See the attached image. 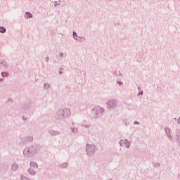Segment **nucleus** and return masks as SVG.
I'll return each mask as SVG.
<instances>
[{
	"mask_svg": "<svg viewBox=\"0 0 180 180\" xmlns=\"http://www.w3.org/2000/svg\"><path fill=\"white\" fill-rule=\"evenodd\" d=\"M8 75L9 74L8 72H1V77H3V78H6V77H8Z\"/></svg>",
	"mask_w": 180,
	"mask_h": 180,
	"instance_id": "nucleus-25",
	"label": "nucleus"
},
{
	"mask_svg": "<svg viewBox=\"0 0 180 180\" xmlns=\"http://www.w3.org/2000/svg\"><path fill=\"white\" fill-rule=\"evenodd\" d=\"M25 19H32L33 18V15H32L30 12H26L25 14Z\"/></svg>",
	"mask_w": 180,
	"mask_h": 180,
	"instance_id": "nucleus-16",
	"label": "nucleus"
},
{
	"mask_svg": "<svg viewBox=\"0 0 180 180\" xmlns=\"http://www.w3.org/2000/svg\"><path fill=\"white\" fill-rule=\"evenodd\" d=\"M118 85H120V86H122V85H123V83L122 82H117Z\"/></svg>",
	"mask_w": 180,
	"mask_h": 180,
	"instance_id": "nucleus-34",
	"label": "nucleus"
},
{
	"mask_svg": "<svg viewBox=\"0 0 180 180\" xmlns=\"http://www.w3.org/2000/svg\"><path fill=\"white\" fill-rule=\"evenodd\" d=\"M143 94H144V91L141 90L139 93L137 94V96H140V95L143 96Z\"/></svg>",
	"mask_w": 180,
	"mask_h": 180,
	"instance_id": "nucleus-29",
	"label": "nucleus"
},
{
	"mask_svg": "<svg viewBox=\"0 0 180 180\" xmlns=\"http://www.w3.org/2000/svg\"><path fill=\"white\" fill-rule=\"evenodd\" d=\"M58 57H60V58H63V57H64V53H60Z\"/></svg>",
	"mask_w": 180,
	"mask_h": 180,
	"instance_id": "nucleus-30",
	"label": "nucleus"
},
{
	"mask_svg": "<svg viewBox=\"0 0 180 180\" xmlns=\"http://www.w3.org/2000/svg\"><path fill=\"white\" fill-rule=\"evenodd\" d=\"M71 116V110L68 108H59L55 115L54 117L56 120H65V119H68Z\"/></svg>",
	"mask_w": 180,
	"mask_h": 180,
	"instance_id": "nucleus-2",
	"label": "nucleus"
},
{
	"mask_svg": "<svg viewBox=\"0 0 180 180\" xmlns=\"http://www.w3.org/2000/svg\"><path fill=\"white\" fill-rule=\"evenodd\" d=\"M167 136L168 137L169 140H170V141H174V136H172L171 134L169 135H167Z\"/></svg>",
	"mask_w": 180,
	"mask_h": 180,
	"instance_id": "nucleus-28",
	"label": "nucleus"
},
{
	"mask_svg": "<svg viewBox=\"0 0 180 180\" xmlns=\"http://www.w3.org/2000/svg\"><path fill=\"white\" fill-rule=\"evenodd\" d=\"M59 74L61 75L63 74V71L60 70Z\"/></svg>",
	"mask_w": 180,
	"mask_h": 180,
	"instance_id": "nucleus-36",
	"label": "nucleus"
},
{
	"mask_svg": "<svg viewBox=\"0 0 180 180\" xmlns=\"http://www.w3.org/2000/svg\"><path fill=\"white\" fill-rule=\"evenodd\" d=\"M165 131L166 136H169V134H171V130L168 127L165 128Z\"/></svg>",
	"mask_w": 180,
	"mask_h": 180,
	"instance_id": "nucleus-22",
	"label": "nucleus"
},
{
	"mask_svg": "<svg viewBox=\"0 0 180 180\" xmlns=\"http://www.w3.org/2000/svg\"><path fill=\"white\" fill-rule=\"evenodd\" d=\"M4 82V79H0V82Z\"/></svg>",
	"mask_w": 180,
	"mask_h": 180,
	"instance_id": "nucleus-37",
	"label": "nucleus"
},
{
	"mask_svg": "<svg viewBox=\"0 0 180 180\" xmlns=\"http://www.w3.org/2000/svg\"><path fill=\"white\" fill-rule=\"evenodd\" d=\"M82 127H84V129H90L92 127V125H91V124H82Z\"/></svg>",
	"mask_w": 180,
	"mask_h": 180,
	"instance_id": "nucleus-20",
	"label": "nucleus"
},
{
	"mask_svg": "<svg viewBox=\"0 0 180 180\" xmlns=\"http://www.w3.org/2000/svg\"><path fill=\"white\" fill-rule=\"evenodd\" d=\"M105 112V108L96 105L91 109V115L94 119H101L103 116V112Z\"/></svg>",
	"mask_w": 180,
	"mask_h": 180,
	"instance_id": "nucleus-3",
	"label": "nucleus"
},
{
	"mask_svg": "<svg viewBox=\"0 0 180 180\" xmlns=\"http://www.w3.org/2000/svg\"><path fill=\"white\" fill-rule=\"evenodd\" d=\"M119 103V101L116 98H111L108 100L106 103L107 108L109 109V110H112V109H115V108H117V105Z\"/></svg>",
	"mask_w": 180,
	"mask_h": 180,
	"instance_id": "nucleus-5",
	"label": "nucleus"
},
{
	"mask_svg": "<svg viewBox=\"0 0 180 180\" xmlns=\"http://www.w3.org/2000/svg\"><path fill=\"white\" fill-rule=\"evenodd\" d=\"M46 63H49V61H50V58L49 56L46 57Z\"/></svg>",
	"mask_w": 180,
	"mask_h": 180,
	"instance_id": "nucleus-32",
	"label": "nucleus"
},
{
	"mask_svg": "<svg viewBox=\"0 0 180 180\" xmlns=\"http://www.w3.org/2000/svg\"><path fill=\"white\" fill-rule=\"evenodd\" d=\"M27 173L30 174V175H32V176L36 175L37 172L36 171L34 170V169H33L32 167H30L28 169H27Z\"/></svg>",
	"mask_w": 180,
	"mask_h": 180,
	"instance_id": "nucleus-12",
	"label": "nucleus"
},
{
	"mask_svg": "<svg viewBox=\"0 0 180 180\" xmlns=\"http://www.w3.org/2000/svg\"><path fill=\"white\" fill-rule=\"evenodd\" d=\"M30 168H33V169H37L39 168V165H37V163H36V162H31L30 164Z\"/></svg>",
	"mask_w": 180,
	"mask_h": 180,
	"instance_id": "nucleus-13",
	"label": "nucleus"
},
{
	"mask_svg": "<svg viewBox=\"0 0 180 180\" xmlns=\"http://www.w3.org/2000/svg\"><path fill=\"white\" fill-rule=\"evenodd\" d=\"M141 88L140 87H138V91H141Z\"/></svg>",
	"mask_w": 180,
	"mask_h": 180,
	"instance_id": "nucleus-38",
	"label": "nucleus"
},
{
	"mask_svg": "<svg viewBox=\"0 0 180 180\" xmlns=\"http://www.w3.org/2000/svg\"><path fill=\"white\" fill-rule=\"evenodd\" d=\"M122 122L125 124V126H129L130 124V122H129V120L127 119H124Z\"/></svg>",
	"mask_w": 180,
	"mask_h": 180,
	"instance_id": "nucleus-24",
	"label": "nucleus"
},
{
	"mask_svg": "<svg viewBox=\"0 0 180 180\" xmlns=\"http://www.w3.org/2000/svg\"><path fill=\"white\" fill-rule=\"evenodd\" d=\"M58 168L59 169H65V168H68V163L63 162L58 165Z\"/></svg>",
	"mask_w": 180,
	"mask_h": 180,
	"instance_id": "nucleus-10",
	"label": "nucleus"
},
{
	"mask_svg": "<svg viewBox=\"0 0 180 180\" xmlns=\"http://www.w3.org/2000/svg\"><path fill=\"white\" fill-rule=\"evenodd\" d=\"M0 33H6V28L5 27H0Z\"/></svg>",
	"mask_w": 180,
	"mask_h": 180,
	"instance_id": "nucleus-23",
	"label": "nucleus"
},
{
	"mask_svg": "<svg viewBox=\"0 0 180 180\" xmlns=\"http://www.w3.org/2000/svg\"><path fill=\"white\" fill-rule=\"evenodd\" d=\"M50 88H51V85H50V84L45 83L44 84V89H46V91H49V89H50Z\"/></svg>",
	"mask_w": 180,
	"mask_h": 180,
	"instance_id": "nucleus-18",
	"label": "nucleus"
},
{
	"mask_svg": "<svg viewBox=\"0 0 180 180\" xmlns=\"http://www.w3.org/2000/svg\"><path fill=\"white\" fill-rule=\"evenodd\" d=\"M119 144L120 147H124V148H130L131 142L127 139H121L119 141Z\"/></svg>",
	"mask_w": 180,
	"mask_h": 180,
	"instance_id": "nucleus-6",
	"label": "nucleus"
},
{
	"mask_svg": "<svg viewBox=\"0 0 180 180\" xmlns=\"http://www.w3.org/2000/svg\"><path fill=\"white\" fill-rule=\"evenodd\" d=\"M115 75H116V77H123V74H122V72H120V70L115 71Z\"/></svg>",
	"mask_w": 180,
	"mask_h": 180,
	"instance_id": "nucleus-21",
	"label": "nucleus"
},
{
	"mask_svg": "<svg viewBox=\"0 0 180 180\" xmlns=\"http://www.w3.org/2000/svg\"><path fill=\"white\" fill-rule=\"evenodd\" d=\"M88 133H89V134L90 133L89 131H88Z\"/></svg>",
	"mask_w": 180,
	"mask_h": 180,
	"instance_id": "nucleus-42",
	"label": "nucleus"
},
{
	"mask_svg": "<svg viewBox=\"0 0 180 180\" xmlns=\"http://www.w3.org/2000/svg\"><path fill=\"white\" fill-rule=\"evenodd\" d=\"M72 34H73V39H75V40H77V41H79L80 43L82 41V37H78V34H77L76 32H73Z\"/></svg>",
	"mask_w": 180,
	"mask_h": 180,
	"instance_id": "nucleus-11",
	"label": "nucleus"
},
{
	"mask_svg": "<svg viewBox=\"0 0 180 180\" xmlns=\"http://www.w3.org/2000/svg\"><path fill=\"white\" fill-rule=\"evenodd\" d=\"M49 134H51V136H52V137H56L61 134V132L60 131H56L54 129L49 130Z\"/></svg>",
	"mask_w": 180,
	"mask_h": 180,
	"instance_id": "nucleus-7",
	"label": "nucleus"
},
{
	"mask_svg": "<svg viewBox=\"0 0 180 180\" xmlns=\"http://www.w3.org/2000/svg\"><path fill=\"white\" fill-rule=\"evenodd\" d=\"M0 65H3L4 68H8L9 65L5 61V60H0Z\"/></svg>",
	"mask_w": 180,
	"mask_h": 180,
	"instance_id": "nucleus-14",
	"label": "nucleus"
},
{
	"mask_svg": "<svg viewBox=\"0 0 180 180\" xmlns=\"http://www.w3.org/2000/svg\"><path fill=\"white\" fill-rule=\"evenodd\" d=\"M71 131H72V133H73V134H78V128H77L75 127H72Z\"/></svg>",
	"mask_w": 180,
	"mask_h": 180,
	"instance_id": "nucleus-17",
	"label": "nucleus"
},
{
	"mask_svg": "<svg viewBox=\"0 0 180 180\" xmlns=\"http://www.w3.org/2000/svg\"><path fill=\"white\" fill-rule=\"evenodd\" d=\"M108 180H113V179H108Z\"/></svg>",
	"mask_w": 180,
	"mask_h": 180,
	"instance_id": "nucleus-40",
	"label": "nucleus"
},
{
	"mask_svg": "<svg viewBox=\"0 0 180 180\" xmlns=\"http://www.w3.org/2000/svg\"><path fill=\"white\" fill-rule=\"evenodd\" d=\"M72 124L74 126V122H72Z\"/></svg>",
	"mask_w": 180,
	"mask_h": 180,
	"instance_id": "nucleus-39",
	"label": "nucleus"
},
{
	"mask_svg": "<svg viewBox=\"0 0 180 180\" xmlns=\"http://www.w3.org/2000/svg\"><path fill=\"white\" fill-rule=\"evenodd\" d=\"M40 151V145L32 143L30 145L27 146L22 152L23 156L25 158H33L39 154Z\"/></svg>",
	"mask_w": 180,
	"mask_h": 180,
	"instance_id": "nucleus-1",
	"label": "nucleus"
},
{
	"mask_svg": "<svg viewBox=\"0 0 180 180\" xmlns=\"http://www.w3.org/2000/svg\"><path fill=\"white\" fill-rule=\"evenodd\" d=\"M177 124H180V116H179V117L177 119Z\"/></svg>",
	"mask_w": 180,
	"mask_h": 180,
	"instance_id": "nucleus-35",
	"label": "nucleus"
},
{
	"mask_svg": "<svg viewBox=\"0 0 180 180\" xmlns=\"http://www.w3.org/2000/svg\"><path fill=\"white\" fill-rule=\"evenodd\" d=\"M22 120H24V122H26V120H27V117L22 116Z\"/></svg>",
	"mask_w": 180,
	"mask_h": 180,
	"instance_id": "nucleus-31",
	"label": "nucleus"
},
{
	"mask_svg": "<svg viewBox=\"0 0 180 180\" xmlns=\"http://www.w3.org/2000/svg\"><path fill=\"white\" fill-rule=\"evenodd\" d=\"M134 124H137V125H139V124H140V122H139V121H134Z\"/></svg>",
	"mask_w": 180,
	"mask_h": 180,
	"instance_id": "nucleus-33",
	"label": "nucleus"
},
{
	"mask_svg": "<svg viewBox=\"0 0 180 180\" xmlns=\"http://www.w3.org/2000/svg\"><path fill=\"white\" fill-rule=\"evenodd\" d=\"M58 5H60V1H52L51 3V6H54L55 8H57Z\"/></svg>",
	"mask_w": 180,
	"mask_h": 180,
	"instance_id": "nucleus-19",
	"label": "nucleus"
},
{
	"mask_svg": "<svg viewBox=\"0 0 180 180\" xmlns=\"http://www.w3.org/2000/svg\"><path fill=\"white\" fill-rule=\"evenodd\" d=\"M20 180H31L29 177H26L25 176L21 175Z\"/></svg>",
	"mask_w": 180,
	"mask_h": 180,
	"instance_id": "nucleus-26",
	"label": "nucleus"
},
{
	"mask_svg": "<svg viewBox=\"0 0 180 180\" xmlns=\"http://www.w3.org/2000/svg\"><path fill=\"white\" fill-rule=\"evenodd\" d=\"M175 141L177 143V145L180 147V131H177L176 132L175 136H174Z\"/></svg>",
	"mask_w": 180,
	"mask_h": 180,
	"instance_id": "nucleus-8",
	"label": "nucleus"
},
{
	"mask_svg": "<svg viewBox=\"0 0 180 180\" xmlns=\"http://www.w3.org/2000/svg\"><path fill=\"white\" fill-rule=\"evenodd\" d=\"M19 169V164L16 163V162H13L11 165V171H13V172L18 171Z\"/></svg>",
	"mask_w": 180,
	"mask_h": 180,
	"instance_id": "nucleus-9",
	"label": "nucleus"
},
{
	"mask_svg": "<svg viewBox=\"0 0 180 180\" xmlns=\"http://www.w3.org/2000/svg\"><path fill=\"white\" fill-rule=\"evenodd\" d=\"M153 167H154V168H160L161 165L158 162H156V163L154 164Z\"/></svg>",
	"mask_w": 180,
	"mask_h": 180,
	"instance_id": "nucleus-27",
	"label": "nucleus"
},
{
	"mask_svg": "<svg viewBox=\"0 0 180 180\" xmlns=\"http://www.w3.org/2000/svg\"><path fill=\"white\" fill-rule=\"evenodd\" d=\"M174 120H176V118H174Z\"/></svg>",
	"mask_w": 180,
	"mask_h": 180,
	"instance_id": "nucleus-41",
	"label": "nucleus"
},
{
	"mask_svg": "<svg viewBox=\"0 0 180 180\" xmlns=\"http://www.w3.org/2000/svg\"><path fill=\"white\" fill-rule=\"evenodd\" d=\"M96 153V146L87 143L86 145V154L88 157H94Z\"/></svg>",
	"mask_w": 180,
	"mask_h": 180,
	"instance_id": "nucleus-4",
	"label": "nucleus"
},
{
	"mask_svg": "<svg viewBox=\"0 0 180 180\" xmlns=\"http://www.w3.org/2000/svg\"><path fill=\"white\" fill-rule=\"evenodd\" d=\"M25 141L32 142V141H33V136L28 135L25 137Z\"/></svg>",
	"mask_w": 180,
	"mask_h": 180,
	"instance_id": "nucleus-15",
	"label": "nucleus"
}]
</instances>
